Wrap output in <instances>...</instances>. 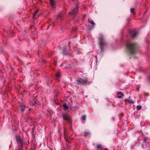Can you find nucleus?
<instances>
[{"label": "nucleus", "instance_id": "f257e3e1", "mask_svg": "<svg viewBox=\"0 0 150 150\" xmlns=\"http://www.w3.org/2000/svg\"><path fill=\"white\" fill-rule=\"evenodd\" d=\"M127 49L129 52L131 54H134L135 53L137 45L135 43H132L130 40H128L126 43Z\"/></svg>", "mask_w": 150, "mask_h": 150}, {"label": "nucleus", "instance_id": "f03ea898", "mask_svg": "<svg viewBox=\"0 0 150 150\" xmlns=\"http://www.w3.org/2000/svg\"><path fill=\"white\" fill-rule=\"evenodd\" d=\"M99 44L101 52L104 50V47L106 45V42L104 40L103 35L101 34L99 35Z\"/></svg>", "mask_w": 150, "mask_h": 150}, {"label": "nucleus", "instance_id": "7ed1b4c3", "mask_svg": "<svg viewBox=\"0 0 150 150\" xmlns=\"http://www.w3.org/2000/svg\"><path fill=\"white\" fill-rule=\"evenodd\" d=\"M77 83L78 84L80 85H85L87 83L88 81L86 80H83L81 79H80L76 80Z\"/></svg>", "mask_w": 150, "mask_h": 150}, {"label": "nucleus", "instance_id": "20e7f679", "mask_svg": "<svg viewBox=\"0 0 150 150\" xmlns=\"http://www.w3.org/2000/svg\"><path fill=\"white\" fill-rule=\"evenodd\" d=\"M16 140L18 143L21 146H22L25 144L24 140L22 139L20 137H16Z\"/></svg>", "mask_w": 150, "mask_h": 150}, {"label": "nucleus", "instance_id": "39448f33", "mask_svg": "<svg viewBox=\"0 0 150 150\" xmlns=\"http://www.w3.org/2000/svg\"><path fill=\"white\" fill-rule=\"evenodd\" d=\"M130 33L133 38H135L138 34L137 32L135 30H132L130 31Z\"/></svg>", "mask_w": 150, "mask_h": 150}, {"label": "nucleus", "instance_id": "423d86ee", "mask_svg": "<svg viewBox=\"0 0 150 150\" xmlns=\"http://www.w3.org/2000/svg\"><path fill=\"white\" fill-rule=\"evenodd\" d=\"M78 12L77 8H75L71 11L69 14L70 15H76Z\"/></svg>", "mask_w": 150, "mask_h": 150}, {"label": "nucleus", "instance_id": "0eeeda50", "mask_svg": "<svg viewBox=\"0 0 150 150\" xmlns=\"http://www.w3.org/2000/svg\"><path fill=\"white\" fill-rule=\"evenodd\" d=\"M88 21L92 25V26L90 28V30H91L95 27V23L92 19H88Z\"/></svg>", "mask_w": 150, "mask_h": 150}, {"label": "nucleus", "instance_id": "6e6552de", "mask_svg": "<svg viewBox=\"0 0 150 150\" xmlns=\"http://www.w3.org/2000/svg\"><path fill=\"white\" fill-rule=\"evenodd\" d=\"M117 98H121L122 96L124 95L121 92H120L117 93Z\"/></svg>", "mask_w": 150, "mask_h": 150}, {"label": "nucleus", "instance_id": "1a4fd4ad", "mask_svg": "<svg viewBox=\"0 0 150 150\" xmlns=\"http://www.w3.org/2000/svg\"><path fill=\"white\" fill-rule=\"evenodd\" d=\"M50 1L52 6L54 8L55 6V3L54 2V0H50Z\"/></svg>", "mask_w": 150, "mask_h": 150}, {"label": "nucleus", "instance_id": "9d476101", "mask_svg": "<svg viewBox=\"0 0 150 150\" xmlns=\"http://www.w3.org/2000/svg\"><path fill=\"white\" fill-rule=\"evenodd\" d=\"M20 106L21 107V111L22 112L23 111L25 110V105L23 104H21Z\"/></svg>", "mask_w": 150, "mask_h": 150}, {"label": "nucleus", "instance_id": "9b49d317", "mask_svg": "<svg viewBox=\"0 0 150 150\" xmlns=\"http://www.w3.org/2000/svg\"><path fill=\"white\" fill-rule=\"evenodd\" d=\"M63 118L65 120H67L68 119V115L67 114H64L63 115Z\"/></svg>", "mask_w": 150, "mask_h": 150}, {"label": "nucleus", "instance_id": "f8f14e48", "mask_svg": "<svg viewBox=\"0 0 150 150\" xmlns=\"http://www.w3.org/2000/svg\"><path fill=\"white\" fill-rule=\"evenodd\" d=\"M97 148L98 150L99 149H101L102 148V146L100 144H98L97 145Z\"/></svg>", "mask_w": 150, "mask_h": 150}, {"label": "nucleus", "instance_id": "ddd939ff", "mask_svg": "<svg viewBox=\"0 0 150 150\" xmlns=\"http://www.w3.org/2000/svg\"><path fill=\"white\" fill-rule=\"evenodd\" d=\"M63 54L65 55H68V53L65 49H63Z\"/></svg>", "mask_w": 150, "mask_h": 150}, {"label": "nucleus", "instance_id": "4468645a", "mask_svg": "<svg viewBox=\"0 0 150 150\" xmlns=\"http://www.w3.org/2000/svg\"><path fill=\"white\" fill-rule=\"evenodd\" d=\"M63 107L65 108V109L67 110L68 109V106L67 105L66 103H64L63 105Z\"/></svg>", "mask_w": 150, "mask_h": 150}, {"label": "nucleus", "instance_id": "2eb2a0df", "mask_svg": "<svg viewBox=\"0 0 150 150\" xmlns=\"http://www.w3.org/2000/svg\"><path fill=\"white\" fill-rule=\"evenodd\" d=\"M148 138H147L146 137H145L144 140V142H147V143L149 142L148 141Z\"/></svg>", "mask_w": 150, "mask_h": 150}, {"label": "nucleus", "instance_id": "dca6fc26", "mask_svg": "<svg viewBox=\"0 0 150 150\" xmlns=\"http://www.w3.org/2000/svg\"><path fill=\"white\" fill-rule=\"evenodd\" d=\"M142 108V107L141 106H137V110H140Z\"/></svg>", "mask_w": 150, "mask_h": 150}, {"label": "nucleus", "instance_id": "f3484780", "mask_svg": "<svg viewBox=\"0 0 150 150\" xmlns=\"http://www.w3.org/2000/svg\"><path fill=\"white\" fill-rule=\"evenodd\" d=\"M86 116L85 115H83L82 116V118L83 120H85L86 119Z\"/></svg>", "mask_w": 150, "mask_h": 150}, {"label": "nucleus", "instance_id": "a211bd4d", "mask_svg": "<svg viewBox=\"0 0 150 150\" xmlns=\"http://www.w3.org/2000/svg\"><path fill=\"white\" fill-rule=\"evenodd\" d=\"M38 11H39V10H38L35 11V13L34 14L33 16V18H34L35 17V16L36 14V13L38 12Z\"/></svg>", "mask_w": 150, "mask_h": 150}, {"label": "nucleus", "instance_id": "6ab92c4d", "mask_svg": "<svg viewBox=\"0 0 150 150\" xmlns=\"http://www.w3.org/2000/svg\"><path fill=\"white\" fill-rule=\"evenodd\" d=\"M60 75V74L59 73H57L56 76L57 77H59Z\"/></svg>", "mask_w": 150, "mask_h": 150}, {"label": "nucleus", "instance_id": "aec40b11", "mask_svg": "<svg viewBox=\"0 0 150 150\" xmlns=\"http://www.w3.org/2000/svg\"><path fill=\"white\" fill-rule=\"evenodd\" d=\"M36 104H37V103H35L34 104H33V105H32V107L33 108H35V106H36Z\"/></svg>", "mask_w": 150, "mask_h": 150}, {"label": "nucleus", "instance_id": "412c9836", "mask_svg": "<svg viewBox=\"0 0 150 150\" xmlns=\"http://www.w3.org/2000/svg\"><path fill=\"white\" fill-rule=\"evenodd\" d=\"M134 8H131L130 9V12L131 13H134Z\"/></svg>", "mask_w": 150, "mask_h": 150}, {"label": "nucleus", "instance_id": "4be33fe9", "mask_svg": "<svg viewBox=\"0 0 150 150\" xmlns=\"http://www.w3.org/2000/svg\"><path fill=\"white\" fill-rule=\"evenodd\" d=\"M89 134L88 132H84V134L85 135L86 137L87 136V135Z\"/></svg>", "mask_w": 150, "mask_h": 150}, {"label": "nucleus", "instance_id": "5701e85b", "mask_svg": "<svg viewBox=\"0 0 150 150\" xmlns=\"http://www.w3.org/2000/svg\"><path fill=\"white\" fill-rule=\"evenodd\" d=\"M67 142L68 143H67V146L68 147H70V146L69 145V142Z\"/></svg>", "mask_w": 150, "mask_h": 150}, {"label": "nucleus", "instance_id": "b1692460", "mask_svg": "<svg viewBox=\"0 0 150 150\" xmlns=\"http://www.w3.org/2000/svg\"><path fill=\"white\" fill-rule=\"evenodd\" d=\"M64 137L65 138V139L66 140H67V139L66 137V135L65 132H64Z\"/></svg>", "mask_w": 150, "mask_h": 150}, {"label": "nucleus", "instance_id": "393cba45", "mask_svg": "<svg viewBox=\"0 0 150 150\" xmlns=\"http://www.w3.org/2000/svg\"><path fill=\"white\" fill-rule=\"evenodd\" d=\"M30 150H36L35 147H34L31 148L30 149Z\"/></svg>", "mask_w": 150, "mask_h": 150}, {"label": "nucleus", "instance_id": "a878e982", "mask_svg": "<svg viewBox=\"0 0 150 150\" xmlns=\"http://www.w3.org/2000/svg\"><path fill=\"white\" fill-rule=\"evenodd\" d=\"M128 102L130 103H133L132 101H128Z\"/></svg>", "mask_w": 150, "mask_h": 150}, {"label": "nucleus", "instance_id": "bb28decb", "mask_svg": "<svg viewBox=\"0 0 150 150\" xmlns=\"http://www.w3.org/2000/svg\"><path fill=\"white\" fill-rule=\"evenodd\" d=\"M95 57L96 59H97V57L96 56H95Z\"/></svg>", "mask_w": 150, "mask_h": 150}, {"label": "nucleus", "instance_id": "cd10ccee", "mask_svg": "<svg viewBox=\"0 0 150 150\" xmlns=\"http://www.w3.org/2000/svg\"><path fill=\"white\" fill-rule=\"evenodd\" d=\"M142 147L143 148H144V147H143V145H142Z\"/></svg>", "mask_w": 150, "mask_h": 150}, {"label": "nucleus", "instance_id": "c85d7f7f", "mask_svg": "<svg viewBox=\"0 0 150 150\" xmlns=\"http://www.w3.org/2000/svg\"><path fill=\"white\" fill-rule=\"evenodd\" d=\"M105 150H108V149H105Z\"/></svg>", "mask_w": 150, "mask_h": 150}]
</instances>
